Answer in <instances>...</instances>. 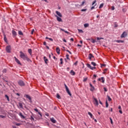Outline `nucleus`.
Returning <instances> with one entry per match:
<instances>
[{
  "instance_id": "36",
  "label": "nucleus",
  "mask_w": 128,
  "mask_h": 128,
  "mask_svg": "<svg viewBox=\"0 0 128 128\" xmlns=\"http://www.w3.org/2000/svg\"><path fill=\"white\" fill-rule=\"evenodd\" d=\"M110 120L111 124H114V122H112V118H110Z\"/></svg>"
},
{
  "instance_id": "50",
  "label": "nucleus",
  "mask_w": 128,
  "mask_h": 128,
  "mask_svg": "<svg viewBox=\"0 0 128 128\" xmlns=\"http://www.w3.org/2000/svg\"><path fill=\"white\" fill-rule=\"evenodd\" d=\"M78 61H76V62L74 63V66H78Z\"/></svg>"
},
{
  "instance_id": "3",
  "label": "nucleus",
  "mask_w": 128,
  "mask_h": 128,
  "mask_svg": "<svg viewBox=\"0 0 128 128\" xmlns=\"http://www.w3.org/2000/svg\"><path fill=\"white\" fill-rule=\"evenodd\" d=\"M64 86L66 90V92L70 96H72V93H70V90H68V86L66 84H64Z\"/></svg>"
},
{
  "instance_id": "46",
  "label": "nucleus",
  "mask_w": 128,
  "mask_h": 128,
  "mask_svg": "<svg viewBox=\"0 0 128 128\" xmlns=\"http://www.w3.org/2000/svg\"><path fill=\"white\" fill-rule=\"evenodd\" d=\"M2 72L6 74V69H4V70H2Z\"/></svg>"
},
{
  "instance_id": "22",
  "label": "nucleus",
  "mask_w": 128,
  "mask_h": 128,
  "mask_svg": "<svg viewBox=\"0 0 128 128\" xmlns=\"http://www.w3.org/2000/svg\"><path fill=\"white\" fill-rule=\"evenodd\" d=\"M5 98H6L8 102H10V97L7 94L5 95Z\"/></svg>"
},
{
  "instance_id": "2",
  "label": "nucleus",
  "mask_w": 128,
  "mask_h": 128,
  "mask_svg": "<svg viewBox=\"0 0 128 128\" xmlns=\"http://www.w3.org/2000/svg\"><path fill=\"white\" fill-rule=\"evenodd\" d=\"M6 52H8V54H10L12 52V47H10V46H6Z\"/></svg>"
},
{
  "instance_id": "60",
  "label": "nucleus",
  "mask_w": 128,
  "mask_h": 128,
  "mask_svg": "<svg viewBox=\"0 0 128 128\" xmlns=\"http://www.w3.org/2000/svg\"><path fill=\"white\" fill-rule=\"evenodd\" d=\"M84 2L83 1L81 4V6H84Z\"/></svg>"
},
{
  "instance_id": "53",
  "label": "nucleus",
  "mask_w": 128,
  "mask_h": 128,
  "mask_svg": "<svg viewBox=\"0 0 128 128\" xmlns=\"http://www.w3.org/2000/svg\"><path fill=\"white\" fill-rule=\"evenodd\" d=\"M118 110H122V106H118Z\"/></svg>"
},
{
  "instance_id": "40",
  "label": "nucleus",
  "mask_w": 128,
  "mask_h": 128,
  "mask_svg": "<svg viewBox=\"0 0 128 128\" xmlns=\"http://www.w3.org/2000/svg\"><path fill=\"white\" fill-rule=\"evenodd\" d=\"M0 118H6V116L0 115Z\"/></svg>"
},
{
  "instance_id": "57",
  "label": "nucleus",
  "mask_w": 128,
  "mask_h": 128,
  "mask_svg": "<svg viewBox=\"0 0 128 128\" xmlns=\"http://www.w3.org/2000/svg\"><path fill=\"white\" fill-rule=\"evenodd\" d=\"M64 32H65L66 34H70V32H68L66 30H65V31H64Z\"/></svg>"
},
{
  "instance_id": "20",
  "label": "nucleus",
  "mask_w": 128,
  "mask_h": 128,
  "mask_svg": "<svg viewBox=\"0 0 128 128\" xmlns=\"http://www.w3.org/2000/svg\"><path fill=\"white\" fill-rule=\"evenodd\" d=\"M50 121L52 122H53V124H56V120H54V118H52L50 119Z\"/></svg>"
},
{
  "instance_id": "4",
  "label": "nucleus",
  "mask_w": 128,
  "mask_h": 128,
  "mask_svg": "<svg viewBox=\"0 0 128 128\" xmlns=\"http://www.w3.org/2000/svg\"><path fill=\"white\" fill-rule=\"evenodd\" d=\"M64 86L66 90V92L70 96H72V93H70V90H68V86L66 84H64Z\"/></svg>"
},
{
  "instance_id": "14",
  "label": "nucleus",
  "mask_w": 128,
  "mask_h": 128,
  "mask_svg": "<svg viewBox=\"0 0 128 128\" xmlns=\"http://www.w3.org/2000/svg\"><path fill=\"white\" fill-rule=\"evenodd\" d=\"M18 115L20 116V118H26V116H24V115H22V113L20 112L18 114Z\"/></svg>"
},
{
  "instance_id": "10",
  "label": "nucleus",
  "mask_w": 128,
  "mask_h": 128,
  "mask_svg": "<svg viewBox=\"0 0 128 128\" xmlns=\"http://www.w3.org/2000/svg\"><path fill=\"white\" fill-rule=\"evenodd\" d=\"M56 52L58 54H60V49L59 47H56Z\"/></svg>"
},
{
  "instance_id": "13",
  "label": "nucleus",
  "mask_w": 128,
  "mask_h": 128,
  "mask_svg": "<svg viewBox=\"0 0 128 128\" xmlns=\"http://www.w3.org/2000/svg\"><path fill=\"white\" fill-rule=\"evenodd\" d=\"M94 58V56L92 55V54H89L88 58L90 60H92V58Z\"/></svg>"
},
{
  "instance_id": "19",
  "label": "nucleus",
  "mask_w": 128,
  "mask_h": 128,
  "mask_svg": "<svg viewBox=\"0 0 128 128\" xmlns=\"http://www.w3.org/2000/svg\"><path fill=\"white\" fill-rule=\"evenodd\" d=\"M70 74L72 76H75L76 75V72L74 71V70H71L70 72Z\"/></svg>"
},
{
  "instance_id": "29",
  "label": "nucleus",
  "mask_w": 128,
  "mask_h": 128,
  "mask_svg": "<svg viewBox=\"0 0 128 128\" xmlns=\"http://www.w3.org/2000/svg\"><path fill=\"white\" fill-rule=\"evenodd\" d=\"M18 104H19V106L21 108H22V104L20 103V102H19L18 103Z\"/></svg>"
},
{
  "instance_id": "32",
  "label": "nucleus",
  "mask_w": 128,
  "mask_h": 128,
  "mask_svg": "<svg viewBox=\"0 0 128 128\" xmlns=\"http://www.w3.org/2000/svg\"><path fill=\"white\" fill-rule=\"evenodd\" d=\"M91 64H92V66H96V62H92Z\"/></svg>"
},
{
  "instance_id": "30",
  "label": "nucleus",
  "mask_w": 128,
  "mask_h": 128,
  "mask_svg": "<svg viewBox=\"0 0 128 128\" xmlns=\"http://www.w3.org/2000/svg\"><path fill=\"white\" fill-rule=\"evenodd\" d=\"M103 6H104V3H102L100 4L99 6V8H103Z\"/></svg>"
},
{
  "instance_id": "44",
  "label": "nucleus",
  "mask_w": 128,
  "mask_h": 128,
  "mask_svg": "<svg viewBox=\"0 0 128 128\" xmlns=\"http://www.w3.org/2000/svg\"><path fill=\"white\" fill-rule=\"evenodd\" d=\"M104 92H108V88H106L104 87Z\"/></svg>"
},
{
  "instance_id": "28",
  "label": "nucleus",
  "mask_w": 128,
  "mask_h": 128,
  "mask_svg": "<svg viewBox=\"0 0 128 128\" xmlns=\"http://www.w3.org/2000/svg\"><path fill=\"white\" fill-rule=\"evenodd\" d=\"M90 24L88 23L84 24V28H88Z\"/></svg>"
},
{
  "instance_id": "21",
  "label": "nucleus",
  "mask_w": 128,
  "mask_h": 128,
  "mask_svg": "<svg viewBox=\"0 0 128 128\" xmlns=\"http://www.w3.org/2000/svg\"><path fill=\"white\" fill-rule=\"evenodd\" d=\"M28 54H30L32 55V49H28Z\"/></svg>"
},
{
  "instance_id": "6",
  "label": "nucleus",
  "mask_w": 128,
  "mask_h": 128,
  "mask_svg": "<svg viewBox=\"0 0 128 128\" xmlns=\"http://www.w3.org/2000/svg\"><path fill=\"white\" fill-rule=\"evenodd\" d=\"M94 104L96 106H98V101L96 98H94Z\"/></svg>"
},
{
  "instance_id": "39",
  "label": "nucleus",
  "mask_w": 128,
  "mask_h": 128,
  "mask_svg": "<svg viewBox=\"0 0 128 128\" xmlns=\"http://www.w3.org/2000/svg\"><path fill=\"white\" fill-rule=\"evenodd\" d=\"M78 32H81L82 34V32H84V31H82V30H80V29H78Z\"/></svg>"
},
{
  "instance_id": "33",
  "label": "nucleus",
  "mask_w": 128,
  "mask_h": 128,
  "mask_svg": "<svg viewBox=\"0 0 128 128\" xmlns=\"http://www.w3.org/2000/svg\"><path fill=\"white\" fill-rule=\"evenodd\" d=\"M106 108H108V100L106 102Z\"/></svg>"
},
{
  "instance_id": "9",
  "label": "nucleus",
  "mask_w": 128,
  "mask_h": 128,
  "mask_svg": "<svg viewBox=\"0 0 128 128\" xmlns=\"http://www.w3.org/2000/svg\"><path fill=\"white\" fill-rule=\"evenodd\" d=\"M126 36V32H122V34L120 38H124Z\"/></svg>"
},
{
  "instance_id": "5",
  "label": "nucleus",
  "mask_w": 128,
  "mask_h": 128,
  "mask_svg": "<svg viewBox=\"0 0 128 128\" xmlns=\"http://www.w3.org/2000/svg\"><path fill=\"white\" fill-rule=\"evenodd\" d=\"M18 84L20 86H24V81L20 80L18 82Z\"/></svg>"
},
{
  "instance_id": "15",
  "label": "nucleus",
  "mask_w": 128,
  "mask_h": 128,
  "mask_svg": "<svg viewBox=\"0 0 128 128\" xmlns=\"http://www.w3.org/2000/svg\"><path fill=\"white\" fill-rule=\"evenodd\" d=\"M26 98H28V100H29L30 102H32V98L30 97V96L28 94H26Z\"/></svg>"
},
{
  "instance_id": "8",
  "label": "nucleus",
  "mask_w": 128,
  "mask_h": 128,
  "mask_svg": "<svg viewBox=\"0 0 128 128\" xmlns=\"http://www.w3.org/2000/svg\"><path fill=\"white\" fill-rule=\"evenodd\" d=\"M98 80H99L100 82L101 81V82H102V84L104 83V77H102L101 78H99L98 79Z\"/></svg>"
},
{
  "instance_id": "41",
  "label": "nucleus",
  "mask_w": 128,
  "mask_h": 128,
  "mask_svg": "<svg viewBox=\"0 0 128 128\" xmlns=\"http://www.w3.org/2000/svg\"><path fill=\"white\" fill-rule=\"evenodd\" d=\"M104 40L103 38H97V40Z\"/></svg>"
},
{
  "instance_id": "45",
  "label": "nucleus",
  "mask_w": 128,
  "mask_h": 128,
  "mask_svg": "<svg viewBox=\"0 0 128 128\" xmlns=\"http://www.w3.org/2000/svg\"><path fill=\"white\" fill-rule=\"evenodd\" d=\"M34 30L33 29L31 32V34H34Z\"/></svg>"
},
{
  "instance_id": "52",
  "label": "nucleus",
  "mask_w": 128,
  "mask_h": 128,
  "mask_svg": "<svg viewBox=\"0 0 128 128\" xmlns=\"http://www.w3.org/2000/svg\"><path fill=\"white\" fill-rule=\"evenodd\" d=\"M86 10H87V9H82V10H81V11H82V12H86Z\"/></svg>"
},
{
  "instance_id": "48",
  "label": "nucleus",
  "mask_w": 128,
  "mask_h": 128,
  "mask_svg": "<svg viewBox=\"0 0 128 128\" xmlns=\"http://www.w3.org/2000/svg\"><path fill=\"white\" fill-rule=\"evenodd\" d=\"M86 80H88V78H84V80H83V82H86Z\"/></svg>"
},
{
  "instance_id": "11",
  "label": "nucleus",
  "mask_w": 128,
  "mask_h": 128,
  "mask_svg": "<svg viewBox=\"0 0 128 128\" xmlns=\"http://www.w3.org/2000/svg\"><path fill=\"white\" fill-rule=\"evenodd\" d=\"M86 66H87V67L88 68H90V70H94V68H96V67H92L90 64H88Z\"/></svg>"
},
{
  "instance_id": "23",
  "label": "nucleus",
  "mask_w": 128,
  "mask_h": 128,
  "mask_svg": "<svg viewBox=\"0 0 128 128\" xmlns=\"http://www.w3.org/2000/svg\"><path fill=\"white\" fill-rule=\"evenodd\" d=\"M116 42H118V44H120V42H124V40H116Z\"/></svg>"
},
{
  "instance_id": "18",
  "label": "nucleus",
  "mask_w": 128,
  "mask_h": 128,
  "mask_svg": "<svg viewBox=\"0 0 128 128\" xmlns=\"http://www.w3.org/2000/svg\"><path fill=\"white\" fill-rule=\"evenodd\" d=\"M56 14L58 16H60V18H62V14H60V12L58 11H56Z\"/></svg>"
},
{
  "instance_id": "37",
  "label": "nucleus",
  "mask_w": 128,
  "mask_h": 128,
  "mask_svg": "<svg viewBox=\"0 0 128 128\" xmlns=\"http://www.w3.org/2000/svg\"><path fill=\"white\" fill-rule=\"evenodd\" d=\"M108 102H110V100H112V98H110V96H108Z\"/></svg>"
},
{
  "instance_id": "1",
  "label": "nucleus",
  "mask_w": 128,
  "mask_h": 128,
  "mask_svg": "<svg viewBox=\"0 0 128 128\" xmlns=\"http://www.w3.org/2000/svg\"><path fill=\"white\" fill-rule=\"evenodd\" d=\"M20 58H22L24 60H26L27 62H32V60H30V58H28V55L24 54L22 51H20Z\"/></svg>"
},
{
  "instance_id": "61",
  "label": "nucleus",
  "mask_w": 128,
  "mask_h": 128,
  "mask_svg": "<svg viewBox=\"0 0 128 128\" xmlns=\"http://www.w3.org/2000/svg\"><path fill=\"white\" fill-rule=\"evenodd\" d=\"M90 88H94V86H92V84H90Z\"/></svg>"
},
{
  "instance_id": "55",
  "label": "nucleus",
  "mask_w": 128,
  "mask_h": 128,
  "mask_svg": "<svg viewBox=\"0 0 128 128\" xmlns=\"http://www.w3.org/2000/svg\"><path fill=\"white\" fill-rule=\"evenodd\" d=\"M4 40L5 42H6V36H4Z\"/></svg>"
},
{
  "instance_id": "7",
  "label": "nucleus",
  "mask_w": 128,
  "mask_h": 128,
  "mask_svg": "<svg viewBox=\"0 0 128 128\" xmlns=\"http://www.w3.org/2000/svg\"><path fill=\"white\" fill-rule=\"evenodd\" d=\"M12 34L13 38H16V36H18V34L16 33V32L14 30H12Z\"/></svg>"
},
{
  "instance_id": "62",
  "label": "nucleus",
  "mask_w": 128,
  "mask_h": 128,
  "mask_svg": "<svg viewBox=\"0 0 128 128\" xmlns=\"http://www.w3.org/2000/svg\"><path fill=\"white\" fill-rule=\"evenodd\" d=\"M102 66H106V64H103L101 65V68H102Z\"/></svg>"
},
{
  "instance_id": "27",
  "label": "nucleus",
  "mask_w": 128,
  "mask_h": 128,
  "mask_svg": "<svg viewBox=\"0 0 128 128\" xmlns=\"http://www.w3.org/2000/svg\"><path fill=\"white\" fill-rule=\"evenodd\" d=\"M56 98H58V100H60V98H62L60 97V96L58 94H56Z\"/></svg>"
},
{
  "instance_id": "16",
  "label": "nucleus",
  "mask_w": 128,
  "mask_h": 128,
  "mask_svg": "<svg viewBox=\"0 0 128 128\" xmlns=\"http://www.w3.org/2000/svg\"><path fill=\"white\" fill-rule=\"evenodd\" d=\"M44 62L48 64V58H46V56H44Z\"/></svg>"
},
{
  "instance_id": "25",
  "label": "nucleus",
  "mask_w": 128,
  "mask_h": 128,
  "mask_svg": "<svg viewBox=\"0 0 128 128\" xmlns=\"http://www.w3.org/2000/svg\"><path fill=\"white\" fill-rule=\"evenodd\" d=\"M18 34H20V36H24V33H22V31H18Z\"/></svg>"
},
{
  "instance_id": "49",
  "label": "nucleus",
  "mask_w": 128,
  "mask_h": 128,
  "mask_svg": "<svg viewBox=\"0 0 128 128\" xmlns=\"http://www.w3.org/2000/svg\"><path fill=\"white\" fill-rule=\"evenodd\" d=\"M16 126H20V123H16Z\"/></svg>"
},
{
  "instance_id": "34",
  "label": "nucleus",
  "mask_w": 128,
  "mask_h": 128,
  "mask_svg": "<svg viewBox=\"0 0 128 128\" xmlns=\"http://www.w3.org/2000/svg\"><path fill=\"white\" fill-rule=\"evenodd\" d=\"M90 90H91V92H94V87H91Z\"/></svg>"
},
{
  "instance_id": "38",
  "label": "nucleus",
  "mask_w": 128,
  "mask_h": 128,
  "mask_svg": "<svg viewBox=\"0 0 128 128\" xmlns=\"http://www.w3.org/2000/svg\"><path fill=\"white\" fill-rule=\"evenodd\" d=\"M66 58L67 60H70V55H68V54H66Z\"/></svg>"
},
{
  "instance_id": "24",
  "label": "nucleus",
  "mask_w": 128,
  "mask_h": 128,
  "mask_svg": "<svg viewBox=\"0 0 128 128\" xmlns=\"http://www.w3.org/2000/svg\"><path fill=\"white\" fill-rule=\"evenodd\" d=\"M46 40H50L51 42H54V40L52 38H49L48 37H46Z\"/></svg>"
},
{
  "instance_id": "64",
  "label": "nucleus",
  "mask_w": 128,
  "mask_h": 128,
  "mask_svg": "<svg viewBox=\"0 0 128 128\" xmlns=\"http://www.w3.org/2000/svg\"><path fill=\"white\" fill-rule=\"evenodd\" d=\"M44 46H46V42H44Z\"/></svg>"
},
{
  "instance_id": "56",
  "label": "nucleus",
  "mask_w": 128,
  "mask_h": 128,
  "mask_svg": "<svg viewBox=\"0 0 128 128\" xmlns=\"http://www.w3.org/2000/svg\"><path fill=\"white\" fill-rule=\"evenodd\" d=\"M38 114H40V116H42V113H40V112H38Z\"/></svg>"
},
{
  "instance_id": "54",
  "label": "nucleus",
  "mask_w": 128,
  "mask_h": 128,
  "mask_svg": "<svg viewBox=\"0 0 128 128\" xmlns=\"http://www.w3.org/2000/svg\"><path fill=\"white\" fill-rule=\"evenodd\" d=\"M96 0L94 1L92 4V6H94V4H96Z\"/></svg>"
},
{
  "instance_id": "35",
  "label": "nucleus",
  "mask_w": 128,
  "mask_h": 128,
  "mask_svg": "<svg viewBox=\"0 0 128 128\" xmlns=\"http://www.w3.org/2000/svg\"><path fill=\"white\" fill-rule=\"evenodd\" d=\"M114 28H118V25L116 24V22L114 23Z\"/></svg>"
},
{
  "instance_id": "59",
  "label": "nucleus",
  "mask_w": 128,
  "mask_h": 128,
  "mask_svg": "<svg viewBox=\"0 0 128 128\" xmlns=\"http://www.w3.org/2000/svg\"><path fill=\"white\" fill-rule=\"evenodd\" d=\"M96 78V74H94V80H95V78Z\"/></svg>"
},
{
  "instance_id": "51",
  "label": "nucleus",
  "mask_w": 128,
  "mask_h": 128,
  "mask_svg": "<svg viewBox=\"0 0 128 128\" xmlns=\"http://www.w3.org/2000/svg\"><path fill=\"white\" fill-rule=\"evenodd\" d=\"M34 110H35V112H38V108H34Z\"/></svg>"
},
{
  "instance_id": "12",
  "label": "nucleus",
  "mask_w": 128,
  "mask_h": 128,
  "mask_svg": "<svg viewBox=\"0 0 128 128\" xmlns=\"http://www.w3.org/2000/svg\"><path fill=\"white\" fill-rule=\"evenodd\" d=\"M55 16L58 22H62V20L60 18L58 17V16L57 15H56Z\"/></svg>"
},
{
  "instance_id": "42",
  "label": "nucleus",
  "mask_w": 128,
  "mask_h": 128,
  "mask_svg": "<svg viewBox=\"0 0 128 128\" xmlns=\"http://www.w3.org/2000/svg\"><path fill=\"white\" fill-rule=\"evenodd\" d=\"M91 42L92 44H94V42H96V40L92 39Z\"/></svg>"
},
{
  "instance_id": "17",
  "label": "nucleus",
  "mask_w": 128,
  "mask_h": 128,
  "mask_svg": "<svg viewBox=\"0 0 128 128\" xmlns=\"http://www.w3.org/2000/svg\"><path fill=\"white\" fill-rule=\"evenodd\" d=\"M14 58H15V60H16V62H17V64H22L20 63V62L19 60L16 58V57H14Z\"/></svg>"
},
{
  "instance_id": "31",
  "label": "nucleus",
  "mask_w": 128,
  "mask_h": 128,
  "mask_svg": "<svg viewBox=\"0 0 128 128\" xmlns=\"http://www.w3.org/2000/svg\"><path fill=\"white\" fill-rule=\"evenodd\" d=\"M30 120H32L33 122H34V118L32 116H30Z\"/></svg>"
},
{
  "instance_id": "58",
  "label": "nucleus",
  "mask_w": 128,
  "mask_h": 128,
  "mask_svg": "<svg viewBox=\"0 0 128 128\" xmlns=\"http://www.w3.org/2000/svg\"><path fill=\"white\" fill-rule=\"evenodd\" d=\"M119 112H120V114H122V109L119 110Z\"/></svg>"
},
{
  "instance_id": "26",
  "label": "nucleus",
  "mask_w": 128,
  "mask_h": 128,
  "mask_svg": "<svg viewBox=\"0 0 128 128\" xmlns=\"http://www.w3.org/2000/svg\"><path fill=\"white\" fill-rule=\"evenodd\" d=\"M88 114L90 116L91 118H92L94 117L92 114L90 112H88Z\"/></svg>"
},
{
  "instance_id": "43",
  "label": "nucleus",
  "mask_w": 128,
  "mask_h": 128,
  "mask_svg": "<svg viewBox=\"0 0 128 128\" xmlns=\"http://www.w3.org/2000/svg\"><path fill=\"white\" fill-rule=\"evenodd\" d=\"M106 72H108V68H105L104 70V74H106Z\"/></svg>"
},
{
  "instance_id": "47",
  "label": "nucleus",
  "mask_w": 128,
  "mask_h": 128,
  "mask_svg": "<svg viewBox=\"0 0 128 128\" xmlns=\"http://www.w3.org/2000/svg\"><path fill=\"white\" fill-rule=\"evenodd\" d=\"M115 8H114V6H112V10H114Z\"/></svg>"
},
{
  "instance_id": "63",
  "label": "nucleus",
  "mask_w": 128,
  "mask_h": 128,
  "mask_svg": "<svg viewBox=\"0 0 128 128\" xmlns=\"http://www.w3.org/2000/svg\"><path fill=\"white\" fill-rule=\"evenodd\" d=\"M62 40L64 42H66V39H63Z\"/></svg>"
}]
</instances>
